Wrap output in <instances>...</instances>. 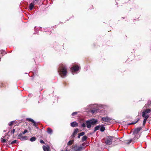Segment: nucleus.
Instances as JSON below:
<instances>
[{"label": "nucleus", "instance_id": "9", "mask_svg": "<svg viewBox=\"0 0 151 151\" xmlns=\"http://www.w3.org/2000/svg\"><path fill=\"white\" fill-rule=\"evenodd\" d=\"M78 128H76L74 130V131L73 133V134H72L71 135V137L73 138L75 137V135H76L77 134V133L78 132Z\"/></svg>", "mask_w": 151, "mask_h": 151}, {"label": "nucleus", "instance_id": "27", "mask_svg": "<svg viewBox=\"0 0 151 151\" xmlns=\"http://www.w3.org/2000/svg\"><path fill=\"white\" fill-rule=\"evenodd\" d=\"M81 126L83 128L85 127H86V124L85 123H83L82 124Z\"/></svg>", "mask_w": 151, "mask_h": 151}, {"label": "nucleus", "instance_id": "10", "mask_svg": "<svg viewBox=\"0 0 151 151\" xmlns=\"http://www.w3.org/2000/svg\"><path fill=\"white\" fill-rule=\"evenodd\" d=\"M135 139V137H134L133 139H131L129 140H126V142L127 141L128 142H126V143L127 144H129L132 142H134V140Z\"/></svg>", "mask_w": 151, "mask_h": 151}, {"label": "nucleus", "instance_id": "25", "mask_svg": "<svg viewBox=\"0 0 151 151\" xmlns=\"http://www.w3.org/2000/svg\"><path fill=\"white\" fill-rule=\"evenodd\" d=\"M81 136H83L85 134V133L84 132H82L79 134Z\"/></svg>", "mask_w": 151, "mask_h": 151}, {"label": "nucleus", "instance_id": "14", "mask_svg": "<svg viewBox=\"0 0 151 151\" xmlns=\"http://www.w3.org/2000/svg\"><path fill=\"white\" fill-rule=\"evenodd\" d=\"M52 132V130L50 128H48L47 129V132L49 134H51Z\"/></svg>", "mask_w": 151, "mask_h": 151}, {"label": "nucleus", "instance_id": "30", "mask_svg": "<svg viewBox=\"0 0 151 151\" xmlns=\"http://www.w3.org/2000/svg\"><path fill=\"white\" fill-rule=\"evenodd\" d=\"M77 113L76 112H73L72 114V116H73L74 115L76 114H77Z\"/></svg>", "mask_w": 151, "mask_h": 151}, {"label": "nucleus", "instance_id": "35", "mask_svg": "<svg viewBox=\"0 0 151 151\" xmlns=\"http://www.w3.org/2000/svg\"><path fill=\"white\" fill-rule=\"evenodd\" d=\"M26 137L25 136H23V137H22V139H21L22 140L23 139H26Z\"/></svg>", "mask_w": 151, "mask_h": 151}, {"label": "nucleus", "instance_id": "37", "mask_svg": "<svg viewBox=\"0 0 151 151\" xmlns=\"http://www.w3.org/2000/svg\"><path fill=\"white\" fill-rule=\"evenodd\" d=\"M81 136V135H80L78 134V138H80Z\"/></svg>", "mask_w": 151, "mask_h": 151}, {"label": "nucleus", "instance_id": "4", "mask_svg": "<svg viewBox=\"0 0 151 151\" xmlns=\"http://www.w3.org/2000/svg\"><path fill=\"white\" fill-rule=\"evenodd\" d=\"M80 68V66L78 65H75L71 67V69L73 74L74 75V72L78 71L79 69Z\"/></svg>", "mask_w": 151, "mask_h": 151}, {"label": "nucleus", "instance_id": "6", "mask_svg": "<svg viewBox=\"0 0 151 151\" xmlns=\"http://www.w3.org/2000/svg\"><path fill=\"white\" fill-rule=\"evenodd\" d=\"M111 120V119L108 117H102L101 119V121H103L102 123H104V122H108Z\"/></svg>", "mask_w": 151, "mask_h": 151}, {"label": "nucleus", "instance_id": "1", "mask_svg": "<svg viewBox=\"0 0 151 151\" xmlns=\"http://www.w3.org/2000/svg\"><path fill=\"white\" fill-rule=\"evenodd\" d=\"M58 71L59 74L62 77L66 76L67 71V68L65 65L63 64L60 65Z\"/></svg>", "mask_w": 151, "mask_h": 151}, {"label": "nucleus", "instance_id": "26", "mask_svg": "<svg viewBox=\"0 0 151 151\" xmlns=\"http://www.w3.org/2000/svg\"><path fill=\"white\" fill-rule=\"evenodd\" d=\"M17 141L16 140H14L12 141L11 143V144H13L15 143H17Z\"/></svg>", "mask_w": 151, "mask_h": 151}, {"label": "nucleus", "instance_id": "28", "mask_svg": "<svg viewBox=\"0 0 151 151\" xmlns=\"http://www.w3.org/2000/svg\"><path fill=\"white\" fill-rule=\"evenodd\" d=\"M13 123H14L13 121H12V122H10L9 124V126L12 125L13 124Z\"/></svg>", "mask_w": 151, "mask_h": 151}, {"label": "nucleus", "instance_id": "33", "mask_svg": "<svg viewBox=\"0 0 151 151\" xmlns=\"http://www.w3.org/2000/svg\"><path fill=\"white\" fill-rule=\"evenodd\" d=\"M40 142L41 144H44L45 143L44 141L42 139L40 140Z\"/></svg>", "mask_w": 151, "mask_h": 151}, {"label": "nucleus", "instance_id": "7", "mask_svg": "<svg viewBox=\"0 0 151 151\" xmlns=\"http://www.w3.org/2000/svg\"><path fill=\"white\" fill-rule=\"evenodd\" d=\"M142 129L141 127H138L135 129L133 132V134H137Z\"/></svg>", "mask_w": 151, "mask_h": 151}, {"label": "nucleus", "instance_id": "34", "mask_svg": "<svg viewBox=\"0 0 151 151\" xmlns=\"http://www.w3.org/2000/svg\"><path fill=\"white\" fill-rule=\"evenodd\" d=\"M145 113V116H147H147H149V115H148L147 114H146V113L145 112H142V115H143V113Z\"/></svg>", "mask_w": 151, "mask_h": 151}, {"label": "nucleus", "instance_id": "12", "mask_svg": "<svg viewBox=\"0 0 151 151\" xmlns=\"http://www.w3.org/2000/svg\"><path fill=\"white\" fill-rule=\"evenodd\" d=\"M43 148L44 151H49V146L46 147L45 146H43Z\"/></svg>", "mask_w": 151, "mask_h": 151}, {"label": "nucleus", "instance_id": "24", "mask_svg": "<svg viewBox=\"0 0 151 151\" xmlns=\"http://www.w3.org/2000/svg\"><path fill=\"white\" fill-rule=\"evenodd\" d=\"M1 141L2 142L4 143L6 142V140L5 139H3V138H1Z\"/></svg>", "mask_w": 151, "mask_h": 151}, {"label": "nucleus", "instance_id": "38", "mask_svg": "<svg viewBox=\"0 0 151 151\" xmlns=\"http://www.w3.org/2000/svg\"><path fill=\"white\" fill-rule=\"evenodd\" d=\"M4 52H5V51L4 50H2L1 51V52L2 54H3V53H4Z\"/></svg>", "mask_w": 151, "mask_h": 151}, {"label": "nucleus", "instance_id": "32", "mask_svg": "<svg viewBox=\"0 0 151 151\" xmlns=\"http://www.w3.org/2000/svg\"><path fill=\"white\" fill-rule=\"evenodd\" d=\"M33 125L35 126L36 127H37V125H36V122H35V121H34V122H33Z\"/></svg>", "mask_w": 151, "mask_h": 151}, {"label": "nucleus", "instance_id": "36", "mask_svg": "<svg viewBox=\"0 0 151 151\" xmlns=\"http://www.w3.org/2000/svg\"><path fill=\"white\" fill-rule=\"evenodd\" d=\"M95 110H91V112L92 114H93V113H95Z\"/></svg>", "mask_w": 151, "mask_h": 151}, {"label": "nucleus", "instance_id": "16", "mask_svg": "<svg viewBox=\"0 0 151 151\" xmlns=\"http://www.w3.org/2000/svg\"><path fill=\"white\" fill-rule=\"evenodd\" d=\"M34 6V4L32 3H31L29 5V9L30 10H32Z\"/></svg>", "mask_w": 151, "mask_h": 151}, {"label": "nucleus", "instance_id": "3", "mask_svg": "<svg viewBox=\"0 0 151 151\" xmlns=\"http://www.w3.org/2000/svg\"><path fill=\"white\" fill-rule=\"evenodd\" d=\"M85 146V144L83 143L82 145H81L79 147H77L76 146H75L73 147V148L75 151H81L83 148V147Z\"/></svg>", "mask_w": 151, "mask_h": 151}, {"label": "nucleus", "instance_id": "20", "mask_svg": "<svg viewBox=\"0 0 151 151\" xmlns=\"http://www.w3.org/2000/svg\"><path fill=\"white\" fill-rule=\"evenodd\" d=\"M105 128L103 126H101L100 128V130L101 132H103L105 130Z\"/></svg>", "mask_w": 151, "mask_h": 151}, {"label": "nucleus", "instance_id": "29", "mask_svg": "<svg viewBox=\"0 0 151 151\" xmlns=\"http://www.w3.org/2000/svg\"><path fill=\"white\" fill-rule=\"evenodd\" d=\"M27 132V130L26 129H25L24 131L22 132V134H24L26 133Z\"/></svg>", "mask_w": 151, "mask_h": 151}, {"label": "nucleus", "instance_id": "41", "mask_svg": "<svg viewBox=\"0 0 151 151\" xmlns=\"http://www.w3.org/2000/svg\"><path fill=\"white\" fill-rule=\"evenodd\" d=\"M61 151H63V150H62Z\"/></svg>", "mask_w": 151, "mask_h": 151}, {"label": "nucleus", "instance_id": "18", "mask_svg": "<svg viewBox=\"0 0 151 151\" xmlns=\"http://www.w3.org/2000/svg\"><path fill=\"white\" fill-rule=\"evenodd\" d=\"M74 142L73 140H71L69 141L67 145H71Z\"/></svg>", "mask_w": 151, "mask_h": 151}, {"label": "nucleus", "instance_id": "39", "mask_svg": "<svg viewBox=\"0 0 151 151\" xmlns=\"http://www.w3.org/2000/svg\"><path fill=\"white\" fill-rule=\"evenodd\" d=\"M92 105H89V106H91Z\"/></svg>", "mask_w": 151, "mask_h": 151}, {"label": "nucleus", "instance_id": "13", "mask_svg": "<svg viewBox=\"0 0 151 151\" xmlns=\"http://www.w3.org/2000/svg\"><path fill=\"white\" fill-rule=\"evenodd\" d=\"M143 112H145L146 114H148V113H150L151 112V109H146L144 111H143Z\"/></svg>", "mask_w": 151, "mask_h": 151}, {"label": "nucleus", "instance_id": "8", "mask_svg": "<svg viewBox=\"0 0 151 151\" xmlns=\"http://www.w3.org/2000/svg\"><path fill=\"white\" fill-rule=\"evenodd\" d=\"M143 114L142 115V116L144 118V119L143 120V125H145V124L146 123V122L147 121V119L149 118V116L145 115V113H143Z\"/></svg>", "mask_w": 151, "mask_h": 151}, {"label": "nucleus", "instance_id": "2", "mask_svg": "<svg viewBox=\"0 0 151 151\" xmlns=\"http://www.w3.org/2000/svg\"><path fill=\"white\" fill-rule=\"evenodd\" d=\"M98 120L94 119L86 121V122L87 128H90L91 127V125L96 124Z\"/></svg>", "mask_w": 151, "mask_h": 151}, {"label": "nucleus", "instance_id": "5", "mask_svg": "<svg viewBox=\"0 0 151 151\" xmlns=\"http://www.w3.org/2000/svg\"><path fill=\"white\" fill-rule=\"evenodd\" d=\"M114 138L113 137L111 136H110L108 137L105 141V143L108 145H110L111 144L112 139Z\"/></svg>", "mask_w": 151, "mask_h": 151}, {"label": "nucleus", "instance_id": "15", "mask_svg": "<svg viewBox=\"0 0 151 151\" xmlns=\"http://www.w3.org/2000/svg\"><path fill=\"white\" fill-rule=\"evenodd\" d=\"M100 127V125H99L97 126H96L94 128V132H95L96 131L99 130V128Z\"/></svg>", "mask_w": 151, "mask_h": 151}, {"label": "nucleus", "instance_id": "40", "mask_svg": "<svg viewBox=\"0 0 151 151\" xmlns=\"http://www.w3.org/2000/svg\"><path fill=\"white\" fill-rule=\"evenodd\" d=\"M65 151H68V150H65Z\"/></svg>", "mask_w": 151, "mask_h": 151}, {"label": "nucleus", "instance_id": "17", "mask_svg": "<svg viewBox=\"0 0 151 151\" xmlns=\"http://www.w3.org/2000/svg\"><path fill=\"white\" fill-rule=\"evenodd\" d=\"M36 139L35 137H33L30 138V140L31 142H33L35 141L36 140Z\"/></svg>", "mask_w": 151, "mask_h": 151}, {"label": "nucleus", "instance_id": "19", "mask_svg": "<svg viewBox=\"0 0 151 151\" xmlns=\"http://www.w3.org/2000/svg\"><path fill=\"white\" fill-rule=\"evenodd\" d=\"M87 137L86 136H83L82 138V141H85L86 140V139H87Z\"/></svg>", "mask_w": 151, "mask_h": 151}, {"label": "nucleus", "instance_id": "23", "mask_svg": "<svg viewBox=\"0 0 151 151\" xmlns=\"http://www.w3.org/2000/svg\"><path fill=\"white\" fill-rule=\"evenodd\" d=\"M18 137H19L20 139H22V137H23L22 134L21 133L19 134L18 135Z\"/></svg>", "mask_w": 151, "mask_h": 151}, {"label": "nucleus", "instance_id": "31", "mask_svg": "<svg viewBox=\"0 0 151 151\" xmlns=\"http://www.w3.org/2000/svg\"><path fill=\"white\" fill-rule=\"evenodd\" d=\"M15 129H13L12 130V131L11 132V134H14V132H15Z\"/></svg>", "mask_w": 151, "mask_h": 151}, {"label": "nucleus", "instance_id": "21", "mask_svg": "<svg viewBox=\"0 0 151 151\" xmlns=\"http://www.w3.org/2000/svg\"><path fill=\"white\" fill-rule=\"evenodd\" d=\"M139 120V119H138L136 122H133L130 123H129V124H128V125H131V124H134L136 123Z\"/></svg>", "mask_w": 151, "mask_h": 151}, {"label": "nucleus", "instance_id": "22", "mask_svg": "<svg viewBox=\"0 0 151 151\" xmlns=\"http://www.w3.org/2000/svg\"><path fill=\"white\" fill-rule=\"evenodd\" d=\"M27 120H28L29 121L32 122H34V121L31 118H28L27 119Z\"/></svg>", "mask_w": 151, "mask_h": 151}, {"label": "nucleus", "instance_id": "11", "mask_svg": "<svg viewBox=\"0 0 151 151\" xmlns=\"http://www.w3.org/2000/svg\"><path fill=\"white\" fill-rule=\"evenodd\" d=\"M71 126L73 127H75L77 126L78 125V124L75 122H73L70 123Z\"/></svg>", "mask_w": 151, "mask_h": 151}]
</instances>
